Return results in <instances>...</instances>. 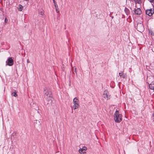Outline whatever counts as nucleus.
Segmentation results:
<instances>
[{
    "label": "nucleus",
    "instance_id": "nucleus-24",
    "mask_svg": "<svg viewBox=\"0 0 154 154\" xmlns=\"http://www.w3.org/2000/svg\"><path fill=\"white\" fill-rule=\"evenodd\" d=\"M76 68H75V72H76Z\"/></svg>",
    "mask_w": 154,
    "mask_h": 154
},
{
    "label": "nucleus",
    "instance_id": "nucleus-3",
    "mask_svg": "<svg viewBox=\"0 0 154 154\" xmlns=\"http://www.w3.org/2000/svg\"><path fill=\"white\" fill-rule=\"evenodd\" d=\"M154 13V10L153 8H151L146 9V14L149 16H151Z\"/></svg>",
    "mask_w": 154,
    "mask_h": 154
},
{
    "label": "nucleus",
    "instance_id": "nucleus-19",
    "mask_svg": "<svg viewBox=\"0 0 154 154\" xmlns=\"http://www.w3.org/2000/svg\"><path fill=\"white\" fill-rule=\"evenodd\" d=\"M150 2H152L154 1V0H148Z\"/></svg>",
    "mask_w": 154,
    "mask_h": 154
},
{
    "label": "nucleus",
    "instance_id": "nucleus-2",
    "mask_svg": "<svg viewBox=\"0 0 154 154\" xmlns=\"http://www.w3.org/2000/svg\"><path fill=\"white\" fill-rule=\"evenodd\" d=\"M148 81L149 88L151 89L154 90V77L151 76L148 79Z\"/></svg>",
    "mask_w": 154,
    "mask_h": 154
},
{
    "label": "nucleus",
    "instance_id": "nucleus-8",
    "mask_svg": "<svg viewBox=\"0 0 154 154\" xmlns=\"http://www.w3.org/2000/svg\"><path fill=\"white\" fill-rule=\"evenodd\" d=\"M73 103L74 104H76V103H79V101L77 97H75L73 100Z\"/></svg>",
    "mask_w": 154,
    "mask_h": 154
},
{
    "label": "nucleus",
    "instance_id": "nucleus-14",
    "mask_svg": "<svg viewBox=\"0 0 154 154\" xmlns=\"http://www.w3.org/2000/svg\"><path fill=\"white\" fill-rule=\"evenodd\" d=\"M23 8V7L22 5H19V7L18 8L19 11H21L22 10Z\"/></svg>",
    "mask_w": 154,
    "mask_h": 154
},
{
    "label": "nucleus",
    "instance_id": "nucleus-11",
    "mask_svg": "<svg viewBox=\"0 0 154 154\" xmlns=\"http://www.w3.org/2000/svg\"><path fill=\"white\" fill-rule=\"evenodd\" d=\"M79 106V103H76V104H74V105L73 106V108L74 109H78Z\"/></svg>",
    "mask_w": 154,
    "mask_h": 154
},
{
    "label": "nucleus",
    "instance_id": "nucleus-20",
    "mask_svg": "<svg viewBox=\"0 0 154 154\" xmlns=\"http://www.w3.org/2000/svg\"><path fill=\"white\" fill-rule=\"evenodd\" d=\"M53 3H54V4H55L56 3L55 0H53Z\"/></svg>",
    "mask_w": 154,
    "mask_h": 154
},
{
    "label": "nucleus",
    "instance_id": "nucleus-1",
    "mask_svg": "<svg viewBox=\"0 0 154 154\" xmlns=\"http://www.w3.org/2000/svg\"><path fill=\"white\" fill-rule=\"evenodd\" d=\"M114 119L115 121L117 122H120L122 119V115L120 114L119 111L116 110L114 113Z\"/></svg>",
    "mask_w": 154,
    "mask_h": 154
},
{
    "label": "nucleus",
    "instance_id": "nucleus-5",
    "mask_svg": "<svg viewBox=\"0 0 154 154\" xmlns=\"http://www.w3.org/2000/svg\"><path fill=\"white\" fill-rule=\"evenodd\" d=\"M8 65L9 66H11L13 64V60L11 57L9 58L8 61H6Z\"/></svg>",
    "mask_w": 154,
    "mask_h": 154
},
{
    "label": "nucleus",
    "instance_id": "nucleus-18",
    "mask_svg": "<svg viewBox=\"0 0 154 154\" xmlns=\"http://www.w3.org/2000/svg\"><path fill=\"white\" fill-rule=\"evenodd\" d=\"M5 22L6 23H7L8 22V20H7V19L6 18H5Z\"/></svg>",
    "mask_w": 154,
    "mask_h": 154
},
{
    "label": "nucleus",
    "instance_id": "nucleus-10",
    "mask_svg": "<svg viewBox=\"0 0 154 154\" xmlns=\"http://www.w3.org/2000/svg\"><path fill=\"white\" fill-rule=\"evenodd\" d=\"M55 9L56 10V12L57 13H59V10L58 8V6L57 3L54 4Z\"/></svg>",
    "mask_w": 154,
    "mask_h": 154
},
{
    "label": "nucleus",
    "instance_id": "nucleus-21",
    "mask_svg": "<svg viewBox=\"0 0 154 154\" xmlns=\"http://www.w3.org/2000/svg\"><path fill=\"white\" fill-rule=\"evenodd\" d=\"M27 62L28 63H30V61H29V60L28 59L27 60Z\"/></svg>",
    "mask_w": 154,
    "mask_h": 154
},
{
    "label": "nucleus",
    "instance_id": "nucleus-17",
    "mask_svg": "<svg viewBox=\"0 0 154 154\" xmlns=\"http://www.w3.org/2000/svg\"><path fill=\"white\" fill-rule=\"evenodd\" d=\"M84 149V150H86L87 149V148L86 147L84 146V148L83 149Z\"/></svg>",
    "mask_w": 154,
    "mask_h": 154
},
{
    "label": "nucleus",
    "instance_id": "nucleus-9",
    "mask_svg": "<svg viewBox=\"0 0 154 154\" xmlns=\"http://www.w3.org/2000/svg\"><path fill=\"white\" fill-rule=\"evenodd\" d=\"M119 75L120 76H122L124 78H126L127 77V75L126 74H124L123 72L119 73Z\"/></svg>",
    "mask_w": 154,
    "mask_h": 154
},
{
    "label": "nucleus",
    "instance_id": "nucleus-16",
    "mask_svg": "<svg viewBox=\"0 0 154 154\" xmlns=\"http://www.w3.org/2000/svg\"><path fill=\"white\" fill-rule=\"evenodd\" d=\"M12 95L13 96H15L16 95H17V94H16V92L13 93H12Z\"/></svg>",
    "mask_w": 154,
    "mask_h": 154
},
{
    "label": "nucleus",
    "instance_id": "nucleus-15",
    "mask_svg": "<svg viewBox=\"0 0 154 154\" xmlns=\"http://www.w3.org/2000/svg\"><path fill=\"white\" fill-rule=\"evenodd\" d=\"M35 123L37 124H38L39 125H40L41 124V122L38 120H36V122H35Z\"/></svg>",
    "mask_w": 154,
    "mask_h": 154
},
{
    "label": "nucleus",
    "instance_id": "nucleus-23",
    "mask_svg": "<svg viewBox=\"0 0 154 154\" xmlns=\"http://www.w3.org/2000/svg\"><path fill=\"white\" fill-rule=\"evenodd\" d=\"M138 0L139 2H140L141 1V0Z\"/></svg>",
    "mask_w": 154,
    "mask_h": 154
},
{
    "label": "nucleus",
    "instance_id": "nucleus-4",
    "mask_svg": "<svg viewBox=\"0 0 154 154\" xmlns=\"http://www.w3.org/2000/svg\"><path fill=\"white\" fill-rule=\"evenodd\" d=\"M137 27V30L140 32L143 31L144 30V28L143 25L141 23H138Z\"/></svg>",
    "mask_w": 154,
    "mask_h": 154
},
{
    "label": "nucleus",
    "instance_id": "nucleus-22",
    "mask_svg": "<svg viewBox=\"0 0 154 154\" xmlns=\"http://www.w3.org/2000/svg\"><path fill=\"white\" fill-rule=\"evenodd\" d=\"M40 14L42 15L43 14V13L42 12H41V13H40Z\"/></svg>",
    "mask_w": 154,
    "mask_h": 154
},
{
    "label": "nucleus",
    "instance_id": "nucleus-13",
    "mask_svg": "<svg viewBox=\"0 0 154 154\" xmlns=\"http://www.w3.org/2000/svg\"><path fill=\"white\" fill-rule=\"evenodd\" d=\"M79 152L81 154H84L85 153L83 149H80L79 150Z\"/></svg>",
    "mask_w": 154,
    "mask_h": 154
},
{
    "label": "nucleus",
    "instance_id": "nucleus-6",
    "mask_svg": "<svg viewBox=\"0 0 154 154\" xmlns=\"http://www.w3.org/2000/svg\"><path fill=\"white\" fill-rule=\"evenodd\" d=\"M45 94L46 96H50L52 94L51 91L47 89H46L45 90Z\"/></svg>",
    "mask_w": 154,
    "mask_h": 154
},
{
    "label": "nucleus",
    "instance_id": "nucleus-12",
    "mask_svg": "<svg viewBox=\"0 0 154 154\" xmlns=\"http://www.w3.org/2000/svg\"><path fill=\"white\" fill-rule=\"evenodd\" d=\"M109 94L107 90H105L104 91L103 95L105 96H107L109 95Z\"/></svg>",
    "mask_w": 154,
    "mask_h": 154
},
{
    "label": "nucleus",
    "instance_id": "nucleus-7",
    "mask_svg": "<svg viewBox=\"0 0 154 154\" xmlns=\"http://www.w3.org/2000/svg\"><path fill=\"white\" fill-rule=\"evenodd\" d=\"M134 12L135 14H141V11L140 9H137L135 10L134 11Z\"/></svg>",
    "mask_w": 154,
    "mask_h": 154
}]
</instances>
